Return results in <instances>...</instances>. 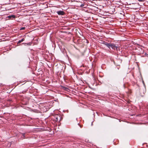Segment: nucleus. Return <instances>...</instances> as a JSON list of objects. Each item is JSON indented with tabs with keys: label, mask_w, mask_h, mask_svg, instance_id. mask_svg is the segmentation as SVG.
<instances>
[{
	"label": "nucleus",
	"mask_w": 148,
	"mask_h": 148,
	"mask_svg": "<svg viewBox=\"0 0 148 148\" xmlns=\"http://www.w3.org/2000/svg\"><path fill=\"white\" fill-rule=\"evenodd\" d=\"M108 47L110 49L111 48L112 49L115 50L117 49V47L114 44L110 43Z\"/></svg>",
	"instance_id": "1"
},
{
	"label": "nucleus",
	"mask_w": 148,
	"mask_h": 148,
	"mask_svg": "<svg viewBox=\"0 0 148 148\" xmlns=\"http://www.w3.org/2000/svg\"><path fill=\"white\" fill-rule=\"evenodd\" d=\"M53 119L56 121H58V120H60L61 117L58 114H56L54 116Z\"/></svg>",
	"instance_id": "2"
},
{
	"label": "nucleus",
	"mask_w": 148,
	"mask_h": 148,
	"mask_svg": "<svg viewBox=\"0 0 148 148\" xmlns=\"http://www.w3.org/2000/svg\"><path fill=\"white\" fill-rule=\"evenodd\" d=\"M57 12L59 15H63L64 14V12L63 11H57Z\"/></svg>",
	"instance_id": "3"
},
{
	"label": "nucleus",
	"mask_w": 148,
	"mask_h": 148,
	"mask_svg": "<svg viewBox=\"0 0 148 148\" xmlns=\"http://www.w3.org/2000/svg\"><path fill=\"white\" fill-rule=\"evenodd\" d=\"M8 18L9 19H12V18H15V16L14 15H12L10 16H8Z\"/></svg>",
	"instance_id": "4"
},
{
	"label": "nucleus",
	"mask_w": 148,
	"mask_h": 148,
	"mask_svg": "<svg viewBox=\"0 0 148 148\" xmlns=\"http://www.w3.org/2000/svg\"><path fill=\"white\" fill-rule=\"evenodd\" d=\"M110 43H108L106 42L105 41H103V44H104V45H106V46H107L108 47L109 46V45Z\"/></svg>",
	"instance_id": "5"
},
{
	"label": "nucleus",
	"mask_w": 148,
	"mask_h": 148,
	"mask_svg": "<svg viewBox=\"0 0 148 148\" xmlns=\"http://www.w3.org/2000/svg\"><path fill=\"white\" fill-rule=\"evenodd\" d=\"M24 40L25 39H24V38H22V39L19 40V41L18 42V43H21V42H23Z\"/></svg>",
	"instance_id": "6"
},
{
	"label": "nucleus",
	"mask_w": 148,
	"mask_h": 148,
	"mask_svg": "<svg viewBox=\"0 0 148 148\" xmlns=\"http://www.w3.org/2000/svg\"><path fill=\"white\" fill-rule=\"evenodd\" d=\"M25 28V27H22L21 28V30H23Z\"/></svg>",
	"instance_id": "7"
},
{
	"label": "nucleus",
	"mask_w": 148,
	"mask_h": 148,
	"mask_svg": "<svg viewBox=\"0 0 148 148\" xmlns=\"http://www.w3.org/2000/svg\"><path fill=\"white\" fill-rule=\"evenodd\" d=\"M24 134H22V135L24 137H25Z\"/></svg>",
	"instance_id": "8"
}]
</instances>
